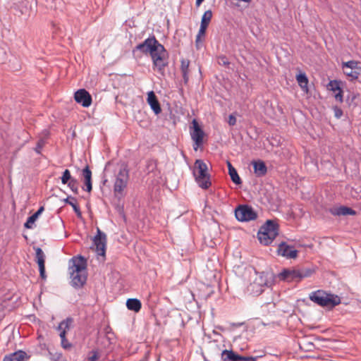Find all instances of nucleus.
Wrapping results in <instances>:
<instances>
[{"mask_svg": "<svg viewBox=\"0 0 361 361\" xmlns=\"http://www.w3.org/2000/svg\"><path fill=\"white\" fill-rule=\"evenodd\" d=\"M44 144H45V141L43 139H39L37 141V145L35 148V152L37 154H41V151H42V149L43 148V147L44 146Z\"/></svg>", "mask_w": 361, "mask_h": 361, "instance_id": "obj_40", "label": "nucleus"}, {"mask_svg": "<svg viewBox=\"0 0 361 361\" xmlns=\"http://www.w3.org/2000/svg\"><path fill=\"white\" fill-rule=\"evenodd\" d=\"M228 123L229 126H235L236 123V118L233 115L231 114L228 117Z\"/></svg>", "mask_w": 361, "mask_h": 361, "instance_id": "obj_45", "label": "nucleus"}, {"mask_svg": "<svg viewBox=\"0 0 361 361\" xmlns=\"http://www.w3.org/2000/svg\"><path fill=\"white\" fill-rule=\"evenodd\" d=\"M335 99L340 102H342L343 101V89L338 91L337 93L334 95Z\"/></svg>", "mask_w": 361, "mask_h": 361, "instance_id": "obj_44", "label": "nucleus"}, {"mask_svg": "<svg viewBox=\"0 0 361 361\" xmlns=\"http://www.w3.org/2000/svg\"><path fill=\"white\" fill-rule=\"evenodd\" d=\"M235 216L238 221L247 222L257 219L256 211L248 204H240L235 209Z\"/></svg>", "mask_w": 361, "mask_h": 361, "instance_id": "obj_6", "label": "nucleus"}, {"mask_svg": "<svg viewBox=\"0 0 361 361\" xmlns=\"http://www.w3.org/2000/svg\"><path fill=\"white\" fill-rule=\"evenodd\" d=\"M204 0H196L195 4L197 6H200V4L204 1Z\"/></svg>", "mask_w": 361, "mask_h": 361, "instance_id": "obj_51", "label": "nucleus"}, {"mask_svg": "<svg viewBox=\"0 0 361 361\" xmlns=\"http://www.w3.org/2000/svg\"><path fill=\"white\" fill-rule=\"evenodd\" d=\"M68 186L75 195L78 194V181L75 178L71 179L68 182Z\"/></svg>", "mask_w": 361, "mask_h": 361, "instance_id": "obj_37", "label": "nucleus"}, {"mask_svg": "<svg viewBox=\"0 0 361 361\" xmlns=\"http://www.w3.org/2000/svg\"><path fill=\"white\" fill-rule=\"evenodd\" d=\"M296 80L302 90L307 92L308 91V78L306 74L305 73H299L296 76Z\"/></svg>", "mask_w": 361, "mask_h": 361, "instance_id": "obj_27", "label": "nucleus"}, {"mask_svg": "<svg viewBox=\"0 0 361 361\" xmlns=\"http://www.w3.org/2000/svg\"><path fill=\"white\" fill-rule=\"evenodd\" d=\"M334 116L337 118H340L343 116V111L338 106L334 107Z\"/></svg>", "mask_w": 361, "mask_h": 361, "instance_id": "obj_43", "label": "nucleus"}, {"mask_svg": "<svg viewBox=\"0 0 361 361\" xmlns=\"http://www.w3.org/2000/svg\"><path fill=\"white\" fill-rule=\"evenodd\" d=\"M91 355L88 357V361H97L99 359V353L97 350H92L90 352Z\"/></svg>", "mask_w": 361, "mask_h": 361, "instance_id": "obj_42", "label": "nucleus"}, {"mask_svg": "<svg viewBox=\"0 0 361 361\" xmlns=\"http://www.w3.org/2000/svg\"><path fill=\"white\" fill-rule=\"evenodd\" d=\"M126 307L129 310L138 312L142 308V303L137 298H129L126 301Z\"/></svg>", "mask_w": 361, "mask_h": 361, "instance_id": "obj_23", "label": "nucleus"}, {"mask_svg": "<svg viewBox=\"0 0 361 361\" xmlns=\"http://www.w3.org/2000/svg\"><path fill=\"white\" fill-rule=\"evenodd\" d=\"M73 322V319L71 317H68L66 319L61 322L57 327V329L61 332V331H65L66 332L67 330L70 329V326Z\"/></svg>", "mask_w": 361, "mask_h": 361, "instance_id": "obj_33", "label": "nucleus"}, {"mask_svg": "<svg viewBox=\"0 0 361 361\" xmlns=\"http://www.w3.org/2000/svg\"><path fill=\"white\" fill-rule=\"evenodd\" d=\"M189 64H190V61L188 60H185V59L181 60L180 70H181V73H182L183 82L185 84H187L189 80V76H188Z\"/></svg>", "mask_w": 361, "mask_h": 361, "instance_id": "obj_24", "label": "nucleus"}, {"mask_svg": "<svg viewBox=\"0 0 361 361\" xmlns=\"http://www.w3.org/2000/svg\"><path fill=\"white\" fill-rule=\"evenodd\" d=\"M156 51H154L152 52L149 55L152 58V62L155 61V59H159L162 55L167 54V51L165 49V47L160 43L157 49H155Z\"/></svg>", "mask_w": 361, "mask_h": 361, "instance_id": "obj_28", "label": "nucleus"}, {"mask_svg": "<svg viewBox=\"0 0 361 361\" xmlns=\"http://www.w3.org/2000/svg\"><path fill=\"white\" fill-rule=\"evenodd\" d=\"M74 99L75 102L80 104L83 107H89L92 104V96L85 89H80L75 92Z\"/></svg>", "mask_w": 361, "mask_h": 361, "instance_id": "obj_13", "label": "nucleus"}, {"mask_svg": "<svg viewBox=\"0 0 361 361\" xmlns=\"http://www.w3.org/2000/svg\"><path fill=\"white\" fill-rule=\"evenodd\" d=\"M255 278L246 288V293L252 296H258L262 294L266 287L271 286L269 281V274L264 271L257 272L253 269Z\"/></svg>", "mask_w": 361, "mask_h": 361, "instance_id": "obj_2", "label": "nucleus"}, {"mask_svg": "<svg viewBox=\"0 0 361 361\" xmlns=\"http://www.w3.org/2000/svg\"><path fill=\"white\" fill-rule=\"evenodd\" d=\"M44 207L43 206H41L37 212H35L33 214L30 216L26 222L24 224V226L26 228H32V224L36 221V220L38 219L39 216L42 214V213L44 212Z\"/></svg>", "mask_w": 361, "mask_h": 361, "instance_id": "obj_21", "label": "nucleus"}, {"mask_svg": "<svg viewBox=\"0 0 361 361\" xmlns=\"http://www.w3.org/2000/svg\"><path fill=\"white\" fill-rule=\"evenodd\" d=\"M26 353L24 351L19 350L4 357V361H23Z\"/></svg>", "mask_w": 361, "mask_h": 361, "instance_id": "obj_25", "label": "nucleus"}, {"mask_svg": "<svg viewBox=\"0 0 361 361\" xmlns=\"http://www.w3.org/2000/svg\"><path fill=\"white\" fill-rule=\"evenodd\" d=\"M61 179V183L65 185L68 183V182L70 181L71 179H73V178L71 176L70 171L68 169H66L63 172Z\"/></svg>", "mask_w": 361, "mask_h": 361, "instance_id": "obj_38", "label": "nucleus"}, {"mask_svg": "<svg viewBox=\"0 0 361 361\" xmlns=\"http://www.w3.org/2000/svg\"><path fill=\"white\" fill-rule=\"evenodd\" d=\"M279 280L286 282H298L299 279L298 270L296 269H283L279 274Z\"/></svg>", "mask_w": 361, "mask_h": 361, "instance_id": "obj_12", "label": "nucleus"}, {"mask_svg": "<svg viewBox=\"0 0 361 361\" xmlns=\"http://www.w3.org/2000/svg\"><path fill=\"white\" fill-rule=\"evenodd\" d=\"M330 213L334 216L355 215L356 212L352 208L346 206L332 207L329 209Z\"/></svg>", "mask_w": 361, "mask_h": 361, "instance_id": "obj_17", "label": "nucleus"}, {"mask_svg": "<svg viewBox=\"0 0 361 361\" xmlns=\"http://www.w3.org/2000/svg\"><path fill=\"white\" fill-rule=\"evenodd\" d=\"M262 356V355L256 356V357H245L244 356V360H243L242 361H257V360L259 357H261Z\"/></svg>", "mask_w": 361, "mask_h": 361, "instance_id": "obj_48", "label": "nucleus"}, {"mask_svg": "<svg viewBox=\"0 0 361 361\" xmlns=\"http://www.w3.org/2000/svg\"><path fill=\"white\" fill-rule=\"evenodd\" d=\"M159 42L153 35L145 39L144 42L138 44L133 49V54H135L137 51H140L144 54H150L154 51H156Z\"/></svg>", "mask_w": 361, "mask_h": 361, "instance_id": "obj_7", "label": "nucleus"}, {"mask_svg": "<svg viewBox=\"0 0 361 361\" xmlns=\"http://www.w3.org/2000/svg\"><path fill=\"white\" fill-rule=\"evenodd\" d=\"M212 18V11L211 10L206 11L202 16L200 25L208 27Z\"/></svg>", "mask_w": 361, "mask_h": 361, "instance_id": "obj_34", "label": "nucleus"}, {"mask_svg": "<svg viewBox=\"0 0 361 361\" xmlns=\"http://www.w3.org/2000/svg\"><path fill=\"white\" fill-rule=\"evenodd\" d=\"M310 299L318 305L333 308L341 303V298L323 290H317L310 294Z\"/></svg>", "mask_w": 361, "mask_h": 361, "instance_id": "obj_1", "label": "nucleus"}, {"mask_svg": "<svg viewBox=\"0 0 361 361\" xmlns=\"http://www.w3.org/2000/svg\"><path fill=\"white\" fill-rule=\"evenodd\" d=\"M118 209H119V212H120V214H123V207H118Z\"/></svg>", "mask_w": 361, "mask_h": 361, "instance_id": "obj_53", "label": "nucleus"}, {"mask_svg": "<svg viewBox=\"0 0 361 361\" xmlns=\"http://www.w3.org/2000/svg\"><path fill=\"white\" fill-rule=\"evenodd\" d=\"M298 270L300 281H301L302 279L310 277L314 272V269L312 267H302L298 269Z\"/></svg>", "mask_w": 361, "mask_h": 361, "instance_id": "obj_30", "label": "nucleus"}, {"mask_svg": "<svg viewBox=\"0 0 361 361\" xmlns=\"http://www.w3.org/2000/svg\"><path fill=\"white\" fill-rule=\"evenodd\" d=\"M93 243L96 247V252L97 255L105 257L106 235L99 228H97V233L93 238Z\"/></svg>", "mask_w": 361, "mask_h": 361, "instance_id": "obj_10", "label": "nucleus"}, {"mask_svg": "<svg viewBox=\"0 0 361 361\" xmlns=\"http://www.w3.org/2000/svg\"><path fill=\"white\" fill-rule=\"evenodd\" d=\"M129 180V171L127 166H122L116 174V179L114 185L115 196L118 199L124 196V190L127 187Z\"/></svg>", "mask_w": 361, "mask_h": 361, "instance_id": "obj_5", "label": "nucleus"}, {"mask_svg": "<svg viewBox=\"0 0 361 361\" xmlns=\"http://www.w3.org/2000/svg\"><path fill=\"white\" fill-rule=\"evenodd\" d=\"M342 82L341 80H330L329 82L326 85V88L329 91H332L334 92H338V90L342 89L341 87Z\"/></svg>", "mask_w": 361, "mask_h": 361, "instance_id": "obj_31", "label": "nucleus"}, {"mask_svg": "<svg viewBox=\"0 0 361 361\" xmlns=\"http://www.w3.org/2000/svg\"><path fill=\"white\" fill-rule=\"evenodd\" d=\"M217 62L220 66H228L230 62L225 55H220L217 58Z\"/></svg>", "mask_w": 361, "mask_h": 361, "instance_id": "obj_39", "label": "nucleus"}, {"mask_svg": "<svg viewBox=\"0 0 361 361\" xmlns=\"http://www.w3.org/2000/svg\"><path fill=\"white\" fill-rule=\"evenodd\" d=\"M104 331L106 334V339H108L109 341L111 340V338L108 336V334H109L110 333H111V329L109 326H106L104 329Z\"/></svg>", "mask_w": 361, "mask_h": 361, "instance_id": "obj_49", "label": "nucleus"}, {"mask_svg": "<svg viewBox=\"0 0 361 361\" xmlns=\"http://www.w3.org/2000/svg\"><path fill=\"white\" fill-rule=\"evenodd\" d=\"M204 132L200 126L197 121L193 119L192 121V127L190 130V136L194 142L193 149L197 151V149L203 145V137Z\"/></svg>", "mask_w": 361, "mask_h": 361, "instance_id": "obj_8", "label": "nucleus"}, {"mask_svg": "<svg viewBox=\"0 0 361 361\" xmlns=\"http://www.w3.org/2000/svg\"><path fill=\"white\" fill-rule=\"evenodd\" d=\"M356 97H357V95L355 94H349L347 97L346 101L349 104L350 106L352 104V103L353 102V101L356 98Z\"/></svg>", "mask_w": 361, "mask_h": 361, "instance_id": "obj_46", "label": "nucleus"}, {"mask_svg": "<svg viewBox=\"0 0 361 361\" xmlns=\"http://www.w3.org/2000/svg\"><path fill=\"white\" fill-rule=\"evenodd\" d=\"M305 345H307L306 350H311L312 348L314 346L313 343L310 342L305 343Z\"/></svg>", "mask_w": 361, "mask_h": 361, "instance_id": "obj_50", "label": "nucleus"}, {"mask_svg": "<svg viewBox=\"0 0 361 361\" xmlns=\"http://www.w3.org/2000/svg\"><path fill=\"white\" fill-rule=\"evenodd\" d=\"M227 165L228 174L231 180L237 185H240L242 183V180L235 167L229 161L227 162Z\"/></svg>", "mask_w": 361, "mask_h": 361, "instance_id": "obj_22", "label": "nucleus"}, {"mask_svg": "<svg viewBox=\"0 0 361 361\" xmlns=\"http://www.w3.org/2000/svg\"><path fill=\"white\" fill-rule=\"evenodd\" d=\"M66 331H61L60 333H59V336L61 338V346L64 348V349H69L72 345L71 343L66 339Z\"/></svg>", "mask_w": 361, "mask_h": 361, "instance_id": "obj_35", "label": "nucleus"}, {"mask_svg": "<svg viewBox=\"0 0 361 361\" xmlns=\"http://www.w3.org/2000/svg\"><path fill=\"white\" fill-rule=\"evenodd\" d=\"M107 181V180H104L102 181V184L104 185L106 183V182Z\"/></svg>", "mask_w": 361, "mask_h": 361, "instance_id": "obj_54", "label": "nucleus"}, {"mask_svg": "<svg viewBox=\"0 0 361 361\" xmlns=\"http://www.w3.org/2000/svg\"><path fill=\"white\" fill-rule=\"evenodd\" d=\"M279 255L286 259H295L298 257V251L293 246L288 245L286 242H281L278 247Z\"/></svg>", "mask_w": 361, "mask_h": 361, "instance_id": "obj_11", "label": "nucleus"}, {"mask_svg": "<svg viewBox=\"0 0 361 361\" xmlns=\"http://www.w3.org/2000/svg\"><path fill=\"white\" fill-rule=\"evenodd\" d=\"M344 73L347 76L351 78V80L357 79L360 75V72L354 70H351L349 72L345 71Z\"/></svg>", "mask_w": 361, "mask_h": 361, "instance_id": "obj_41", "label": "nucleus"}, {"mask_svg": "<svg viewBox=\"0 0 361 361\" xmlns=\"http://www.w3.org/2000/svg\"><path fill=\"white\" fill-rule=\"evenodd\" d=\"M207 171V165L203 160L197 159L195 161L192 174L197 185L202 189H207L212 185L210 174Z\"/></svg>", "mask_w": 361, "mask_h": 361, "instance_id": "obj_4", "label": "nucleus"}, {"mask_svg": "<svg viewBox=\"0 0 361 361\" xmlns=\"http://www.w3.org/2000/svg\"><path fill=\"white\" fill-rule=\"evenodd\" d=\"M39 276L42 279H45L47 278L45 272V267H39Z\"/></svg>", "mask_w": 361, "mask_h": 361, "instance_id": "obj_47", "label": "nucleus"}, {"mask_svg": "<svg viewBox=\"0 0 361 361\" xmlns=\"http://www.w3.org/2000/svg\"><path fill=\"white\" fill-rule=\"evenodd\" d=\"M60 355H58L56 357H52L51 359H53L54 360H59V359Z\"/></svg>", "mask_w": 361, "mask_h": 361, "instance_id": "obj_52", "label": "nucleus"}, {"mask_svg": "<svg viewBox=\"0 0 361 361\" xmlns=\"http://www.w3.org/2000/svg\"><path fill=\"white\" fill-rule=\"evenodd\" d=\"M71 282V285L76 288H81L84 286L87 281V273L70 272Z\"/></svg>", "mask_w": 361, "mask_h": 361, "instance_id": "obj_14", "label": "nucleus"}, {"mask_svg": "<svg viewBox=\"0 0 361 361\" xmlns=\"http://www.w3.org/2000/svg\"><path fill=\"white\" fill-rule=\"evenodd\" d=\"M82 176L84 178L85 190L90 192L92 190V171L88 166H86L82 171Z\"/></svg>", "mask_w": 361, "mask_h": 361, "instance_id": "obj_19", "label": "nucleus"}, {"mask_svg": "<svg viewBox=\"0 0 361 361\" xmlns=\"http://www.w3.org/2000/svg\"><path fill=\"white\" fill-rule=\"evenodd\" d=\"M361 63L357 61H348L347 62H343L342 63V68H350L351 70L357 71V70H361Z\"/></svg>", "mask_w": 361, "mask_h": 361, "instance_id": "obj_32", "label": "nucleus"}, {"mask_svg": "<svg viewBox=\"0 0 361 361\" xmlns=\"http://www.w3.org/2000/svg\"><path fill=\"white\" fill-rule=\"evenodd\" d=\"M253 166L254 173L257 177H262L266 175L267 172V167L265 163L262 160L253 161L252 162Z\"/></svg>", "mask_w": 361, "mask_h": 361, "instance_id": "obj_20", "label": "nucleus"}, {"mask_svg": "<svg viewBox=\"0 0 361 361\" xmlns=\"http://www.w3.org/2000/svg\"><path fill=\"white\" fill-rule=\"evenodd\" d=\"M279 227L276 221L267 220L257 233V238L260 243L264 245H270L279 234Z\"/></svg>", "mask_w": 361, "mask_h": 361, "instance_id": "obj_3", "label": "nucleus"}, {"mask_svg": "<svg viewBox=\"0 0 361 361\" xmlns=\"http://www.w3.org/2000/svg\"><path fill=\"white\" fill-rule=\"evenodd\" d=\"M221 359L223 361H242L244 356H242L233 350H224L221 353Z\"/></svg>", "mask_w": 361, "mask_h": 361, "instance_id": "obj_18", "label": "nucleus"}, {"mask_svg": "<svg viewBox=\"0 0 361 361\" xmlns=\"http://www.w3.org/2000/svg\"><path fill=\"white\" fill-rule=\"evenodd\" d=\"M208 27L207 26H204L203 25H200V29H199V31H198V33L196 36V39H195V44H196V47L198 48L199 47V42L200 41V38L202 37H205V34H206V30H207V28Z\"/></svg>", "mask_w": 361, "mask_h": 361, "instance_id": "obj_36", "label": "nucleus"}, {"mask_svg": "<svg viewBox=\"0 0 361 361\" xmlns=\"http://www.w3.org/2000/svg\"><path fill=\"white\" fill-rule=\"evenodd\" d=\"M63 202L70 205V207H73V211L76 214L77 216L81 217L82 213L78 205L75 202H76V199L71 196H68L66 198L63 200Z\"/></svg>", "mask_w": 361, "mask_h": 361, "instance_id": "obj_26", "label": "nucleus"}, {"mask_svg": "<svg viewBox=\"0 0 361 361\" xmlns=\"http://www.w3.org/2000/svg\"><path fill=\"white\" fill-rule=\"evenodd\" d=\"M168 54H164L159 59H155L154 61L152 62L153 69L154 71H157L159 73H160L162 76L165 75V68L168 66Z\"/></svg>", "mask_w": 361, "mask_h": 361, "instance_id": "obj_16", "label": "nucleus"}, {"mask_svg": "<svg viewBox=\"0 0 361 361\" xmlns=\"http://www.w3.org/2000/svg\"><path fill=\"white\" fill-rule=\"evenodd\" d=\"M147 102L154 114L158 115L161 113V108L154 91L148 92Z\"/></svg>", "mask_w": 361, "mask_h": 361, "instance_id": "obj_15", "label": "nucleus"}, {"mask_svg": "<svg viewBox=\"0 0 361 361\" xmlns=\"http://www.w3.org/2000/svg\"><path fill=\"white\" fill-rule=\"evenodd\" d=\"M69 270L74 273H87L86 259L81 255L73 257L69 261Z\"/></svg>", "mask_w": 361, "mask_h": 361, "instance_id": "obj_9", "label": "nucleus"}, {"mask_svg": "<svg viewBox=\"0 0 361 361\" xmlns=\"http://www.w3.org/2000/svg\"><path fill=\"white\" fill-rule=\"evenodd\" d=\"M35 257L39 267H45V255L40 247L35 248Z\"/></svg>", "mask_w": 361, "mask_h": 361, "instance_id": "obj_29", "label": "nucleus"}]
</instances>
